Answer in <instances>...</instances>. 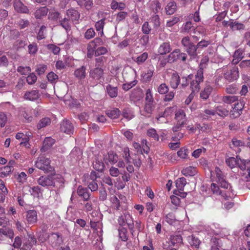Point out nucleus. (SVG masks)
<instances>
[{"instance_id":"obj_1","label":"nucleus","mask_w":250,"mask_h":250,"mask_svg":"<svg viewBox=\"0 0 250 250\" xmlns=\"http://www.w3.org/2000/svg\"><path fill=\"white\" fill-rule=\"evenodd\" d=\"M104 42L100 38H96L93 41L89 42L87 47V56L89 58H91L94 53L95 56L104 55L108 51V49L104 46L96 47L104 44Z\"/></svg>"},{"instance_id":"obj_2","label":"nucleus","mask_w":250,"mask_h":250,"mask_svg":"<svg viewBox=\"0 0 250 250\" xmlns=\"http://www.w3.org/2000/svg\"><path fill=\"white\" fill-rule=\"evenodd\" d=\"M226 162L228 166L231 168L235 167L236 166L242 170L245 171L244 174H246V178H250V161L242 160L240 158L229 157L226 159Z\"/></svg>"},{"instance_id":"obj_3","label":"nucleus","mask_w":250,"mask_h":250,"mask_svg":"<svg viewBox=\"0 0 250 250\" xmlns=\"http://www.w3.org/2000/svg\"><path fill=\"white\" fill-rule=\"evenodd\" d=\"M214 173L216 175V182L222 188L226 189L229 188V190H230V193L229 192L227 195H226L225 199H228L229 198H231L234 195V193L233 192V190L231 188L230 185L225 180V176L223 173L222 171L218 167L215 168Z\"/></svg>"},{"instance_id":"obj_4","label":"nucleus","mask_w":250,"mask_h":250,"mask_svg":"<svg viewBox=\"0 0 250 250\" xmlns=\"http://www.w3.org/2000/svg\"><path fill=\"white\" fill-rule=\"evenodd\" d=\"M35 166L46 173H52L54 171V167L50 165V159L42 155L38 157Z\"/></svg>"},{"instance_id":"obj_5","label":"nucleus","mask_w":250,"mask_h":250,"mask_svg":"<svg viewBox=\"0 0 250 250\" xmlns=\"http://www.w3.org/2000/svg\"><path fill=\"white\" fill-rule=\"evenodd\" d=\"M222 70L225 79L229 82L236 80L239 77L238 68L235 66H229Z\"/></svg>"},{"instance_id":"obj_6","label":"nucleus","mask_w":250,"mask_h":250,"mask_svg":"<svg viewBox=\"0 0 250 250\" xmlns=\"http://www.w3.org/2000/svg\"><path fill=\"white\" fill-rule=\"evenodd\" d=\"M204 71L198 69L195 76V79L190 82V88L193 92H198L200 89V83L204 81Z\"/></svg>"},{"instance_id":"obj_7","label":"nucleus","mask_w":250,"mask_h":250,"mask_svg":"<svg viewBox=\"0 0 250 250\" xmlns=\"http://www.w3.org/2000/svg\"><path fill=\"white\" fill-rule=\"evenodd\" d=\"M118 224L123 228L126 225H127L131 231H134V222L132 217L128 212H125L123 215L119 216L118 219Z\"/></svg>"},{"instance_id":"obj_8","label":"nucleus","mask_w":250,"mask_h":250,"mask_svg":"<svg viewBox=\"0 0 250 250\" xmlns=\"http://www.w3.org/2000/svg\"><path fill=\"white\" fill-rule=\"evenodd\" d=\"M39 185L47 188H53L55 186L54 175L41 176L37 180Z\"/></svg>"},{"instance_id":"obj_9","label":"nucleus","mask_w":250,"mask_h":250,"mask_svg":"<svg viewBox=\"0 0 250 250\" xmlns=\"http://www.w3.org/2000/svg\"><path fill=\"white\" fill-rule=\"evenodd\" d=\"M60 129L62 132L70 134L73 132L74 127L70 121L68 120H63L61 124Z\"/></svg>"},{"instance_id":"obj_10","label":"nucleus","mask_w":250,"mask_h":250,"mask_svg":"<svg viewBox=\"0 0 250 250\" xmlns=\"http://www.w3.org/2000/svg\"><path fill=\"white\" fill-rule=\"evenodd\" d=\"M40 97L39 91L37 90H32L26 91L24 95V98L29 101H35Z\"/></svg>"},{"instance_id":"obj_11","label":"nucleus","mask_w":250,"mask_h":250,"mask_svg":"<svg viewBox=\"0 0 250 250\" xmlns=\"http://www.w3.org/2000/svg\"><path fill=\"white\" fill-rule=\"evenodd\" d=\"M244 108V104L243 102H239L235 104L232 110L231 111V116L233 118H237L239 117L242 112Z\"/></svg>"},{"instance_id":"obj_12","label":"nucleus","mask_w":250,"mask_h":250,"mask_svg":"<svg viewBox=\"0 0 250 250\" xmlns=\"http://www.w3.org/2000/svg\"><path fill=\"white\" fill-rule=\"evenodd\" d=\"M103 159L106 164L109 162L113 164L117 162L118 157L114 152L109 151L107 155H104Z\"/></svg>"},{"instance_id":"obj_13","label":"nucleus","mask_w":250,"mask_h":250,"mask_svg":"<svg viewBox=\"0 0 250 250\" xmlns=\"http://www.w3.org/2000/svg\"><path fill=\"white\" fill-rule=\"evenodd\" d=\"M171 50V45L169 42H163L159 46L158 52L160 55H166L169 53Z\"/></svg>"},{"instance_id":"obj_14","label":"nucleus","mask_w":250,"mask_h":250,"mask_svg":"<svg viewBox=\"0 0 250 250\" xmlns=\"http://www.w3.org/2000/svg\"><path fill=\"white\" fill-rule=\"evenodd\" d=\"M15 9L18 12L27 13L28 9L25 6L20 0H15L14 2Z\"/></svg>"},{"instance_id":"obj_15","label":"nucleus","mask_w":250,"mask_h":250,"mask_svg":"<svg viewBox=\"0 0 250 250\" xmlns=\"http://www.w3.org/2000/svg\"><path fill=\"white\" fill-rule=\"evenodd\" d=\"M26 220L30 224H34L37 221V212L35 210H30L27 212Z\"/></svg>"},{"instance_id":"obj_16","label":"nucleus","mask_w":250,"mask_h":250,"mask_svg":"<svg viewBox=\"0 0 250 250\" xmlns=\"http://www.w3.org/2000/svg\"><path fill=\"white\" fill-rule=\"evenodd\" d=\"M180 77L177 72H173L169 80V83L171 87L173 89H176L180 83Z\"/></svg>"},{"instance_id":"obj_17","label":"nucleus","mask_w":250,"mask_h":250,"mask_svg":"<svg viewBox=\"0 0 250 250\" xmlns=\"http://www.w3.org/2000/svg\"><path fill=\"white\" fill-rule=\"evenodd\" d=\"M77 194L80 197L83 198V200L87 201L90 197V193L86 188H84L79 186L77 190Z\"/></svg>"},{"instance_id":"obj_18","label":"nucleus","mask_w":250,"mask_h":250,"mask_svg":"<svg viewBox=\"0 0 250 250\" xmlns=\"http://www.w3.org/2000/svg\"><path fill=\"white\" fill-rule=\"evenodd\" d=\"M66 17L73 22L79 19L80 14L76 10L71 8L67 11Z\"/></svg>"},{"instance_id":"obj_19","label":"nucleus","mask_w":250,"mask_h":250,"mask_svg":"<svg viewBox=\"0 0 250 250\" xmlns=\"http://www.w3.org/2000/svg\"><path fill=\"white\" fill-rule=\"evenodd\" d=\"M55 140L51 137H46L43 142L42 147L41 148L42 152L46 151L48 149L51 147L54 144Z\"/></svg>"},{"instance_id":"obj_20","label":"nucleus","mask_w":250,"mask_h":250,"mask_svg":"<svg viewBox=\"0 0 250 250\" xmlns=\"http://www.w3.org/2000/svg\"><path fill=\"white\" fill-rule=\"evenodd\" d=\"M175 119L177 122L182 123L185 124L187 119L186 118V114L183 110L179 109L175 112Z\"/></svg>"},{"instance_id":"obj_21","label":"nucleus","mask_w":250,"mask_h":250,"mask_svg":"<svg viewBox=\"0 0 250 250\" xmlns=\"http://www.w3.org/2000/svg\"><path fill=\"white\" fill-rule=\"evenodd\" d=\"M93 167L96 170L102 171L104 168V164L103 162L102 158L97 157L93 163Z\"/></svg>"},{"instance_id":"obj_22","label":"nucleus","mask_w":250,"mask_h":250,"mask_svg":"<svg viewBox=\"0 0 250 250\" xmlns=\"http://www.w3.org/2000/svg\"><path fill=\"white\" fill-rule=\"evenodd\" d=\"M223 74L222 70H218L216 75L215 76V83L216 85L222 86L225 84V81L223 79L222 75Z\"/></svg>"},{"instance_id":"obj_23","label":"nucleus","mask_w":250,"mask_h":250,"mask_svg":"<svg viewBox=\"0 0 250 250\" xmlns=\"http://www.w3.org/2000/svg\"><path fill=\"white\" fill-rule=\"evenodd\" d=\"M32 110L30 108L23 109L21 111V114L28 122H31L32 120Z\"/></svg>"},{"instance_id":"obj_24","label":"nucleus","mask_w":250,"mask_h":250,"mask_svg":"<svg viewBox=\"0 0 250 250\" xmlns=\"http://www.w3.org/2000/svg\"><path fill=\"white\" fill-rule=\"evenodd\" d=\"M105 19H101V20L98 21L96 22L95 27L97 31L99 33V35L101 37H102L104 35L103 29L105 24Z\"/></svg>"},{"instance_id":"obj_25","label":"nucleus","mask_w":250,"mask_h":250,"mask_svg":"<svg viewBox=\"0 0 250 250\" xmlns=\"http://www.w3.org/2000/svg\"><path fill=\"white\" fill-rule=\"evenodd\" d=\"M16 138L18 140L22 139V141L20 143V145L21 146H23L27 148L29 147L28 139L25 137V135L23 133H18L16 135Z\"/></svg>"},{"instance_id":"obj_26","label":"nucleus","mask_w":250,"mask_h":250,"mask_svg":"<svg viewBox=\"0 0 250 250\" xmlns=\"http://www.w3.org/2000/svg\"><path fill=\"white\" fill-rule=\"evenodd\" d=\"M212 91V87L207 85L200 93V97L204 100H207Z\"/></svg>"},{"instance_id":"obj_27","label":"nucleus","mask_w":250,"mask_h":250,"mask_svg":"<svg viewBox=\"0 0 250 250\" xmlns=\"http://www.w3.org/2000/svg\"><path fill=\"white\" fill-rule=\"evenodd\" d=\"M90 176L92 181L88 184V188L91 191H96L98 188V186L97 183L94 181L97 178L95 172H92Z\"/></svg>"},{"instance_id":"obj_28","label":"nucleus","mask_w":250,"mask_h":250,"mask_svg":"<svg viewBox=\"0 0 250 250\" xmlns=\"http://www.w3.org/2000/svg\"><path fill=\"white\" fill-rule=\"evenodd\" d=\"M180 54V50L179 49H174L171 52L167 58V62L170 63L173 62L178 60V55Z\"/></svg>"},{"instance_id":"obj_29","label":"nucleus","mask_w":250,"mask_h":250,"mask_svg":"<svg viewBox=\"0 0 250 250\" xmlns=\"http://www.w3.org/2000/svg\"><path fill=\"white\" fill-rule=\"evenodd\" d=\"M48 13V8L44 6L36 10L35 16L37 19H41L45 16Z\"/></svg>"},{"instance_id":"obj_30","label":"nucleus","mask_w":250,"mask_h":250,"mask_svg":"<svg viewBox=\"0 0 250 250\" xmlns=\"http://www.w3.org/2000/svg\"><path fill=\"white\" fill-rule=\"evenodd\" d=\"M86 68L84 66H83L75 70L74 74L75 76L79 79H84L85 77Z\"/></svg>"},{"instance_id":"obj_31","label":"nucleus","mask_w":250,"mask_h":250,"mask_svg":"<svg viewBox=\"0 0 250 250\" xmlns=\"http://www.w3.org/2000/svg\"><path fill=\"white\" fill-rule=\"evenodd\" d=\"M211 191L213 194L217 195H221L222 194V196L225 198L226 195H227L229 192L230 193V190H228L227 192L224 193L219 188L215 183L211 184L210 186ZM229 189V188L228 189Z\"/></svg>"},{"instance_id":"obj_32","label":"nucleus","mask_w":250,"mask_h":250,"mask_svg":"<svg viewBox=\"0 0 250 250\" xmlns=\"http://www.w3.org/2000/svg\"><path fill=\"white\" fill-rule=\"evenodd\" d=\"M187 240L191 247L198 248L200 244V241L193 235H190L187 237Z\"/></svg>"},{"instance_id":"obj_33","label":"nucleus","mask_w":250,"mask_h":250,"mask_svg":"<svg viewBox=\"0 0 250 250\" xmlns=\"http://www.w3.org/2000/svg\"><path fill=\"white\" fill-rule=\"evenodd\" d=\"M120 114V111L117 108H114L112 109L108 110L106 111V115L108 117L112 119L118 118Z\"/></svg>"},{"instance_id":"obj_34","label":"nucleus","mask_w":250,"mask_h":250,"mask_svg":"<svg viewBox=\"0 0 250 250\" xmlns=\"http://www.w3.org/2000/svg\"><path fill=\"white\" fill-rule=\"evenodd\" d=\"M210 229H211V233L215 235H219L221 234L222 231H224L226 229H221L219 224L217 223H213L210 226Z\"/></svg>"},{"instance_id":"obj_35","label":"nucleus","mask_w":250,"mask_h":250,"mask_svg":"<svg viewBox=\"0 0 250 250\" xmlns=\"http://www.w3.org/2000/svg\"><path fill=\"white\" fill-rule=\"evenodd\" d=\"M183 175L187 176H193L196 173V167L189 166L182 170Z\"/></svg>"},{"instance_id":"obj_36","label":"nucleus","mask_w":250,"mask_h":250,"mask_svg":"<svg viewBox=\"0 0 250 250\" xmlns=\"http://www.w3.org/2000/svg\"><path fill=\"white\" fill-rule=\"evenodd\" d=\"M215 114L224 117L229 114V111L221 106H218L215 108Z\"/></svg>"},{"instance_id":"obj_37","label":"nucleus","mask_w":250,"mask_h":250,"mask_svg":"<svg viewBox=\"0 0 250 250\" xmlns=\"http://www.w3.org/2000/svg\"><path fill=\"white\" fill-rule=\"evenodd\" d=\"M103 69L98 67L95 68L90 73L91 77L96 79H100L103 75Z\"/></svg>"},{"instance_id":"obj_38","label":"nucleus","mask_w":250,"mask_h":250,"mask_svg":"<svg viewBox=\"0 0 250 250\" xmlns=\"http://www.w3.org/2000/svg\"><path fill=\"white\" fill-rule=\"evenodd\" d=\"M238 100V97L236 96H224L222 97V101L227 104H231L237 101Z\"/></svg>"},{"instance_id":"obj_39","label":"nucleus","mask_w":250,"mask_h":250,"mask_svg":"<svg viewBox=\"0 0 250 250\" xmlns=\"http://www.w3.org/2000/svg\"><path fill=\"white\" fill-rule=\"evenodd\" d=\"M197 48V46L195 45L192 43L188 46L186 47V50L189 55L192 57H195L196 56V51Z\"/></svg>"},{"instance_id":"obj_40","label":"nucleus","mask_w":250,"mask_h":250,"mask_svg":"<svg viewBox=\"0 0 250 250\" xmlns=\"http://www.w3.org/2000/svg\"><path fill=\"white\" fill-rule=\"evenodd\" d=\"M106 90L108 94L111 98H115L117 97L118 94V90L116 87H113L110 84H108L106 86Z\"/></svg>"},{"instance_id":"obj_41","label":"nucleus","mask_w":250,"mask_h":250,"mask_svg":"<svg viewBox=\"0 0 250 250\" xmlns=\"http://www.w3.org/2000/svg\"><path fill=\"white\" fill-rule=\"evenodd\" d=\"M119 236L123 241H126L128 239L127 230L125 228L118 229Z\"/></svg>"},{"instance_id":"obj_42","label":"nucleus","mask_w":250,"mask_h":250,"mask_svg":"<svg viewBox=\"0 0 250 250\" xmlns=\"http://www.w3.org/2000/svg\"><path fill=\"white\" fill-rule=\"evenodd\" d=\"M229 25L230 28L233 31L243 30L245 28V25L243 23H238L236 21L230 22Z\"/></svg>"},{"instance_id":"obj_43","label":"nucleus","mask_w":250,"mask_h":250,"mask_svg":"<svg viewBox=\"0 0 250 250\" xmlns=\"http://www.w3.org/2000/svg\"><path fill=\"white\" fill-rule=\"evenodd\" d=\"M176 9V5L174 2H169L166 7V10L167 14L168 15H171L174 13Z\"/></svg>"},{"instance_id":"obj_44","label":"nucleus","mask_w":250,"mask_h":250,"mask_svg":"<svg viewBox=\"0 0 250 250\" xmlns=\"http://www.w3.org/2000/svg\"><path fill=\"white\" fill-rule=\"evenodd\" d=\"M186 184V179L184 177L178 178L176 181V186L180 191H183Z\"/></svg>"},{"instance_id":"obj_45","label":"nucleus","mask_w":250,"mask_h":250,"mask_svg":"<svg viewBox=\"0 0 250 250\" xmlns=\"http://www.w3.org/2000/svg\"><path fill=\"white\" fill-rule=\"evenodd\" d=\"M72 22V21L65 17L63 20L61 21V25L66 31H69L71 29V25Z\"/></svg>"},{"instance_id":"obj_46","label":"nucleus","mask_w":250,"mask_h":250,"mask_svg":"<svg viewBox=\"0 0 250 250\" xmlns=\"http://www.w3.org/2000/svg\"><path fill=\"white\" fill-rule=\"evenodd\" d=\"M148 58V54L146 52H144L138 56L135 59H134V61L137 62L138 64H142L144 63L146 60Z\"/></svg>"},{"instance_id":"obj_47","label":"nucleus","mask_w":250,"mask_h":250,"mask_svg":"<svg viewBox=\"0 0 250 250\" xmlns=\"http://www.w3.org/2000/svg\"><path fill=\"white\" fill-rule=\"evenodd\" d=\"M182 238L180 235H172L170 237V241L173 245L181 244L182 243Z\"/></svg>"},{"instance_id":"obj_48","label":"nucleus","mask_w":250,"mask_h":250,"mask_svg":"<svg viewBox=\"0 0 250 250\" xmlns=\"http://www.w3.org/2000/svg\"><path fill=\"white\" fill-rule=\"evenodd\" d=\"M197 130L202 132L209 131L211 129V126L209 124H196Z\"/></svg>"},{"instance_id":"obj_49","label":"nucleus","mask_w":250,"mask_h":250,"mask_svg":"<svg viewBox=\"0 0 250 250\" xmlns=\"http://www.w3.org/2000/svg\"><path fill=\"white\" fill-rule=\"evenodd\" d=\"M10 166H5L0 168V176L4 177L9 175L12 170Z\"/></svg>"},{"instance_id":"obj_50","label":"nucleus","mask_w":250,"mask_h":250,"mask_svg":"<svg viewBox=\"0 0 250 250\" xmlns=\"http://www.w3.org/2000/svg\"><path fill=\"white\" fill-rule=\"evenodd\" d=\"M27 180V175L24 172H21L16 177V181L20 185L24 184Z\"/></svg>"},{"instance_id":"obj_51","label":"nucleus","mask_w":250,"mask_h":250,"mask_svg":"<svg viewBox=\"0 0 250 250\" xmlns=\"http://www.w3.org/2000/svg\"><path fill=\"white\" fill-rule=\"evenodd\" d=\"M51 123V120L49 118H44L41 119L38 124V128L41 129L44 127Z\"/></svg>"},{"instance_id":"obj_52","label":"nucleus","mask_w":250,"mask_h":250,"mask_svg":"<svg viewBox=\"0 0 250 250\" xmlns=\"http://www.w3.org/2000/svg\"><path fill=\"white\" fill-rule=\"evenodd\" d=\"M17 70L21 75H26L31 72V68L29 66H20Z\"/></svg>"},{"instance_id":"obj_53","label":"nucleus","mask_w":250,"mask_h":250,"mask_svg":"<svg viewBox=\"0 0 250 250\" xmlns=\"http://www.w3.org/2000/svg\"><path fill=\"white\" fill-rule=\"evenodd\" d=\"M110 201L112 204V206L117 210L120 209L121 202L119 201V199L116 196L113 195L111 197Z\"/></svg>"},{"instance_id":"obj_54","label":"nucleus","mask_w":250,"mask_h":250,"mask_svg":"<svg viewBox=\"0 0 250 250\" xmlns=\"http://www.w3.org/2000/svg\"><path fill=\"white\" fill-rule=\"evenodd\" d=\"M150 7L156 13L161 9V4L158 0H153L150 3Z\"/></svg>"},{"instance_id":"obj_55","label":"nucleus","mask_w":250,"mask_h":250,"mask_svg":"<svg viewBox=\"0 0 250 250\" xmlns=\"http://www.w3.org/2000/svg\"><path fill=\"white\" fill-rule=\"evenodd\" d=\"M47 48L55 55L59 54L60 51V47L54 44H48Z\"/></svg>"},{"instance_id":"obj_56","label":"nucleus","mask_w":250,"mask_h":250,"mask_svg":"<svg viewBox=\"0 0 250 250\" xmlns=\"http://www.w3.org/2000/svg\"><path fill=\"white\" fill-rule=\"evenodd\" d=\"M168 87L166 83L161 84L157 88V91L160 94H165L168 91Z\"/></svg>"},{"instance_id":"obj_57","label":"nucleus","mask_w":250,"mask_h":250,"mask_svg":"<svg viewBox=\"0 0 250 250\" xmlns=\"http://www.w3.org/2000/svg\"><path fill=\"white\" fill-rule=\"evenodd\" d=\"M95 34L94 29L93 28H90L86 31L84 34V38L87 40H90L94 38Z\"/></svg>"},{"instance_id":"obj_58","label":"nucleus","mask_w":250,"mask_h":250,"mask_svg":"<svg viewBox=\"0 0 250 250\" xmlns=\"http://www.w3.org/2000/svg\"><path fill=\"white\" fill-rule=\"evenodd\" d=\"M146 133L148 136L153 138L156 141H158V134L155 129L151 128L148 129Z\"/></svg>"},{"instance_id":"obj_59","label":"nucleus","mask_w":250,"mask_h":250,"mask_svg":"<svg viewBox=\"0 0 250 250\" xmlns=\"http://www.w3.org/2000/svg\"><path fill=\"white\" fill-rule=\"evenodd\" d=\"M146 103H153L154 99L151 89H148L146 92L145 97Z\"/></svg>"},{"instance_id":"obj_60","label":"nucleus","mask_w":250,"mask_h":250,"mask_svg":"<svg viewBox=\"0 0 250 250\" xmlns=\"http://www.w3.org/2000/svg\"><path fill=\"white\" fill-rule=\"evenodd\" d=\"M28 52L30 54L35 55L38 51V48L36 43L30 44L28 46Z\"/></svg>"},{"instance_id":"obj_61","label":"nucleus","mask_w":250,"mask_h":250,"mask_svg":"<svg viewBox=\"0 0 250 250\" xmlns=\"http://www.w3.org/2000/svg\"><path fill=\"white\" fill-rule=\"evenodd\" d=\"M123 156L127 163H131V157L128 147H125L124 148Z\"/></svg>"},{"instance_id":"obj_62","label":"nucleus","mask_w":250,"mask_h":250,"mask_svg":"<svg viewBox=\"0 0 250 250\" xmlns=\"http://www.w3.org/2000/svg\"><path fill=\"white\" fill-rule=\"evenodd\" d=\"M178 156L182 159H186L188 156V149L183 147L177 152Z\"/></svg>"},{"instance_id":"obj_63","label":"nucleus","mask_w":250,"mask_h":250,"mask_svg":"<svg viewBox=\"0 0 250 250\" xmlns=\"http://www.w3.org/2000/svg\"><path fill=\"white\" fill-rule=\"evenodd\" d=\"M37 79V78L36 75L34 73H32L28 75L26 78V81L29 84H33L35 83Z\"/></svg>"},{"instance_id":"obj_64","label":"nucleus","mask_w":250,"mask_h":250,"mask_svg":"<svg viewBox=\"0 0 250 250\" xmlns=\"http://www.w3.org/2000/svg\"><path fill=\"white\" fill-rule=\"evenodd\" d=\"M154 70L153 69H149L147 70L146 72L144 73L143 75V79L146 81H149L150 80V79L152 75H153Z\"/></svg>"}]
</instances>
